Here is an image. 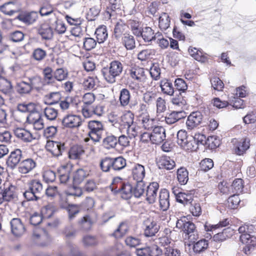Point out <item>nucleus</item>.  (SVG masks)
<instances>
[{"mask_svg": "<svg viewBox=\"0 0 256 256\" xmlns=\"http://www.w3.org/2000/svg\"><path fill=\"white\" fill-rule=\"evenodd\" d=\"M176 227L184 232L185 238H188L190 242L194 243L198 238L199 234L195 224L188 220L186 217L177 220Z\"/></svg>", "mask_w": 256, "mask_h": 256, "instance_id": "f257e3e1", "label": "nucleus"}, {"mask_svg": "<svg viewBox=\"0 0 256 256\" xmlns=\"http://www.w3.org/2000/svg\"><path fill=\"white\" fill-rule=\"evenodd\" d=\"M123 68V64L120 62L114 60L110 62L109 66L103 68L101 72L108 83L114 84L116 82V78L122 74Z\"/></svg>", "mask_w": 256, "mask_h": 256, "instance_id": "f03ea898", "label": "nucleus"}, {"mask_svg": "<svg viewBox=\"0 0 256 256\" xmlns=\"http://www.w3.org/2000/svg\"><path fill=\"white\" fill-rule=\"evenodd\" d=\"M28 189L24 193V196L28 200H38L40 198L44 190L41 181L37 179L32 180L28 182Z\"/></svg>", "mask_w": 256, "mask_h": 256, "instance_id": "7ed1b4c3", "label": "nucleus"}, {"mask_svg": "<svg viewBox=\"0 0 256 256\" xmlns=\"http://www.w3.org/2000/svg\"><path fill=\"white\" fill-rule=\"evenodd\" d=\"M177 143L184 150L187 151L196 150V143L192 136L188 135L184 130H180L177 134Z\"/></svg>", "mask_w": 256, "mask_h": 256, "instance_id": "20e7f679", "label": "nucleus"}, {"mask_svg": "<svg viewBox=\"0 0 256 256\" xmlns=\"http://www.w3.org/2000/svg\"><path fill=\"white\" fill-rule=\"evenodd\" d=\"M88 128L90 130L88 136L94 142H98L102 138L104 131V125L98 120H90L88 122Z\"/></svg>", "mask_w": 256, "mask_h": 256, "instance_id": "39448f33", "label": "nucleus"}, {"mask_svg": "<svg viewBox=\"0 0 256 256\" xmlns=\"http://www.w3.org/2000/svg\"><path fill=\"white\" fill-rule=\"evenodd\" d=\"M252 226L244 225L238 228V232L240 234V240L243 244H249L251 245L256 244V237L252 236L250 230H252Z\"/></svg>", "mask_w": 256, "mask_h": 256, "instance_id": "423d86ee", "label": "nucleus"}, {"mask_svg": "<svg viewBox=\"0 0 256 256\" xmlns=\"http://www.w3.org/2000/svg\"><path fill=\"white\" fill-rule=\"evenodd\" d=\"M82 124L80 116L73 114L66 115L62 120L63 126L68 128H76L80 126Z\"/></svg>", "mask_w": 256, "mask_h": 256, "instance_id": "0eeeda50", "label": "nucleus"}, {"mask_svg": "<svg viewBox=\"0 0 256 256\" xmlns=\"http://www.w3.org/2000/svg\"><path fill=\"white\" fill-rule=\"evenodd\" d=\"M144 68L139 66H134L129 70V74L130 78L140 82L144 83L147 80Z\"/></svg>", "mask_w": 256, "mask_h": 256, "instance_id": "6e6552de", "label": "nucleus"}, {"mask_svg": "<svg viewBox=\"0 0 256 256\" xmlns=\"http://www.w3.org/2000/svg\"><path fill=\"white\" fill-rule=\"evenodd\" d=\"M203 116L200 112H192L188 117L186 126L188 130H192L200 125L202 120Z\"/></svg>", "mask_w": 256, "mask_h": 256, "instance_id": "1a4fd4ad", "label": "nucleus"}, {"mask_svg": "<svg viewBox=\"0 0 256 256\" xmlns=\"http://www.w3.org/2000/svg\"><path fill=\"white\" fill-rule=\"evenodd\" d=\"M64 148V144L59 142L48 141L46 145V150L56 157L62 155Z\"/></svg>", "mask_w": 256, "mask_h": 256, "instance_id": "9d476101", "label": "nucleus"}, {"mask_svg": "<svg viewBox=\"0 0 256 256\" xmlns=\"http://www.w3.org/2000/svg\"><path fill=\"white\" fill-rule=\"evenodd\" d=\"M26 120L28 123L32 125L36 130H40L44 128V120L41 114L38 112L29 114L27 116Z\"/></svg>", "mask_w": 256, "mask_h": 256, "instance_id": "9b49d317", "label": "nucleus"}, {"mask_svg": "<svg viewBox=\"0 0 256 256\" xmlns=\"http://www.w3.org/2000/svg\"><path fill=\"white\" fill-rule=\"evenodd\" d=\"M144 235L148 237L154 236L160 229V226L157 222L150 218H148L144 222Z\"/></svg>", "mask_w": 256, "mask_h": 256, "instance_id": "f8f14e48", "label": "nucleus"}, {"mask_svg": "<svg viewBox=\"0 0 256 256\" xmlns=\"http://www.w3.org/2000/svg\"><path fill=\"white\" fill-rule=\"evenodd\" d=\"M133 186L130 183L120 184L116 188H112L114 193H120L124 199H128L132 195Z\"/></svg>", "mask_w": 256, "mask_h": 256, "instance_id": "ddd939ff", "label": "nucleus"}, {"mask_svg": "<svg viewBox=\"0 0 256 256\" xmlns=\"http://www.w3.org/2000/svg\"><path fill=\"white\" fill-rule=\"evenodd\" d=\"M10 224L12 233L15 236H20L25 232V226L20 218H12Z\"/></svg>", "mask_w": 256, "mask_h": 256, "instance_id": "4468645a", "label": "nucleus"}, {"mask_svg": "<svg viewBox=\"0 0 256 256\" xmlns=\"http://www.w3.org/2000/svg\"><path fill=\"white\" fill-rule=\"evenodd\" d=\"M158 188L159 184L157 182H152L147 186L146 194L148 203L153 204L156 202Z\"/></svg>", "mask_w": 256, "mask_h": 256, "instance_id": "2eb2a0df", "label": "nucleus"}, {"mask_svg": "<svg viewBox=\"0 0 256 256\" xmlns=\"http://www.w3.org/2000/svg\"><path fill=\"white\" fill-rule=\"evenodd\" d=\"M166 138L165 129L160 126H155L151 133V142L153 144H159Z\"/></svg>", "mask_w": 256, "mask_h": 256, "instance_id": "dca6fc26", "label": "nucleus"}, {"mask_svg": "<svg viewBox=\"0 0 256 256\" xmlns=\"http://www.w3.org/2000/svg\"><path fill=\"white\" fill-rule=\"evenodd\" d=\"M131 176L136 182L143 181L146 175L145 168L144 166L134 164L131 169Z\"/></svg>", "mask_w": 256, "mask_h": 256, "instance_id": "f3484780", "label": "nucleus"}, {"mask_svg": "<svg viewBox=\"0 0 256 256\" xmlns=\"http://www.w3.org/2000/svg\"><path fill=\"white\" fill-rule=\"evenodd\" d=\"M156 164L160 169L170 170L176 166L174 161L170 156H162L157 160Z\"/></svg>", "mask_w": 256, "mask_h": 256, "instance_id": "a211bd4d", "label": "nucleus"}, {"mask_svg": "<svg viewBox=\"0 0 256 256\" xmlns=\"http://www.w3.org/2000/svg\"><path fill=\"white\" fill-rule=\"evenodd\" d=\"M6 202H10L16 198V187L9 182L4 184V188L1 190Z\"/></svg>", "mask_w": 256, "mask_h": 256, "instance_id": "6ab92c4d", "label": "nucleus"}, {"mask_svg": "<svg viewBox=\"0 0 256 256\" xmlns=\"http://www.w3.org/2000/svg\"><path fill=\"white\" fill-rule=\"evenodd\" d=\"M186 116L184 110L173 111L167 114L165 116L166 122L168 124H172Z\"/></svg>", "mask_w": 256, "mask_h": 256, "instance_id": "aec40b11", "label": "nucleus"}, {"mask_svg": "<svg viewBox=\"0 0 256 256\" xmlns=\"http://www.w3.org/2000/svg\"><path fill=\"white\" fill-rule=\"evenodd\" d=\"M22 152L20 149H16L11 152L6 161L8 166L11 168H15L20 162L22 158Z\"/></svg>", "mask_w": 256, "mask_h": 256, "instance_id": "412c9836", "label": "nucleus"}, {"mask_svg": "<svg viewBox=\"0 0 256 256\" xmlns=\"http://www.w3.org/2000/svg\"><path fill=\"white\" fill-rule=\"evenodd\" d=\"M104 106L100 104L95 106H92L90 107L89 108L85 110V111L82 112V114L84 117L86 118L92 117L94 115L100 116L104 112Z\"/></svg>", "mask_w": 256, "mask_h": 256, "instance_id": "4be33fe9", "label": "nucleus"}, {"mask_svg": "<svg viewBox=\"0 0 256 256\" xmlns=\"http://www.w3.org/2000/svg\"><path fill=\"white\" fill-rule=\"evenodd\" d=\"M134 114L130 110L126 112L120 117V129H126L134 124Z\"/></svg>", "mask_w": 256, "mask_h": 256, "instance_id": "5701e85b", "label": "nucleus"}, {"mask_svg": "<svg viewBox=\"0 0 256 256\" xmlns=\"http://www.w3.org/2000/svg\"><path fill=\"white\" fill-rule=\"evenodd\" d=\"M158 202L160 208L164 211L166 210L170 206L169 192L166 189H162L160 192Z\"/></svg>", "mask_w": 256, "mask_h": 256, "instance_id": "b1692460", "label": "nucleus"}, {"mask_svg": "<svg viewBox=\"0 0 256 256\" xmlns=\"http://www.w3.org/2000/svg\"><path fill=\"white\" fill-rule=\"evenodd\" d=\"M38 14L34 12L22 13L19 14L17 17L18 20L28 25L33 24L36 22Z\"/></svg>", "mask_w": 256, "mask_h": 256, "instance_id": "393cba45", "label": "nucleus"}, {"mask_svg": "<svg viewBox=\"0 0 256 256\" xmlns=\"http://www.w3.org/2000/svg\"><path fill=\"white\" fill-rule=\"evenodd\" d=\"M14 134L18 138L25 142H30L34 139L32 134L29 131L24 128H16L14 130Z\"/></svg>", "mask_w": 256, "mask_h": 256, "instance_id": "a878e982", "label": "nucleus"}, {"mask_svg": "<svg viewBox=\"0 0 256 256\" xmlns=\"http://www.w3.org/2000/svg\"><path fill=\"white\" fill-rule=\"evenodd\" d=\"M96 98V97L94 94L90 92L86 93L83 95L82 100V113L92 106V104L94 102Z\"/></svg>", "mask_w": 256, "mask_h": 256, "instance_id": "bb28decb", "label": "nucleus"}, {"mask_svg": "<svg viewBox=\"0 0 256 256\" xmlns=\"http://www.w3.org/2000/svg\"><path fill=\"white\" fill-rule=\"evenodd\" d=\"M36 166V162L32 158H28L23 160L20 164L18 171L24 174H27L33 170Z\"/></svg>", "mask_w": 256, "mask_h": 256, "instance_id": "cd10ccee", "label": "nucleus"}, {"mask_svg": "<svg viewBox=\"0 0 256 256\" xmlns=\"http://www.w3.org/2000/svg\"><path fill=\"white\" fill-rule=\"evenodd\" d=\"M71 170L70 165L66 164L62 166L59 170L60 172V180L62 184H66L70 180V174Z\"/></svg>", "mask_w": 256, "mask_h": 256, "instance_id": "c85d7f7f", "label": "nucleus"}, {"mask_svg": "<svg viewBox=\"0 0 256 256\" xmlns=\"http://www.w3.org/2000/svg\"><path fill=\"white\" fill-rule=\"evenodd\" d=\"M161 90L164 94L172 96L174 93L172 84L167 79L162 80L160 82Z\"/></svg>", "mask_w": 256, "mask_h": 256, "instance_id": "c756f323", "label": "nucleus"}, {"mask_svg": "<svg viewBox=\"0 0 256 256\" xmlns=\"http://www.w3.org/2000/svg\"><path fill=\"white\" fill-rule=\"evenodd\" d=\"M140 34L138 38H142L145 42H150L154 38V31L149 26L142 28Z\"/></svg>", "mask_w": 256, "mask_h": 256, "instance_id": "7c9ffc66", "label": "nucleus"}, {"mask_svg": "<svg viewBox=\"0 0 256 256\" xmlns=\"http://www.w3.org/2000/svg\"><path fill=\"white\" fill-rule=\"evenodd\" d=\"M250 140L246 138L238 142L236 146L235 152L238 155L243 154L250 147Z\"/></svg>", "mask_w": 256, "mask_h": 256, "instance_id": "2f4dec72", "label": "nucleus"}, {"mask_svg": "<svg viewBox=\"0 0 256 256\" xmlns=\"http://www.w3.org/2000/svg\"><path fill=\"white\" fill-rule=\"evenodd\" d=\"M130 94L126 88H122L120 94L119 100L120 104L122 107L128 106L130 102Z\"/></svg>", "mask_w": 256, "mask_h": 256, "instance_id": "473e14b6", "label": "nucleus"}, {"mask_svg": "<svg viewBox=\"0 0 256 256\" xmlns=\"http://www.w3.org/2000/svg\"><path fill=\"white\" fill-rule=\"evenodd\" d=\"M38 34L44 40H50L53 36L52 28L48 24H42L38 30Z\"/></svg>", "mask_w": 256, "mask_h": 256, "instance_id": "72a5a7b5", "label": "nucleus"}, {"mask_svg": "<svg viewBox=\"0 0 256 256\" xmlns=\"http://www.w3.org/2000/svg\"><path fill=\"white\" fill-rule=\"evenodd\" d=\"M117 144L118 139L116 137L112 134L108 135L102 140V144L107 149L114 148Z\"/></svg>", "mask_w": 256, "mask_h": 256, "instance_id": "f704fd0d", "label": "nucleus"}, {"mask_svg": "<svg viewBox=\"0 0 256 256\" xmlns=\"http://www.w3.org/2000/svg\"><path fill=\"white\" fill-rule=\"evenodd\" d=\"M162 254L164 256H180V250L176 248L174 242L164 249H162Z\"/></svg>", "mask_w": 256, "mask_h": 256, "instance_id": "c9c22d12", "label": "nucleus"}, {"mask_svg": "<svg viewBox=\"0 0 256 256\" xmlns=\"http://www.w3.org/2000/svg\"><path fill=\"white\" fill-rule=\"evenodd\" d=\"M122 43L128 50H132L135 48V40L130 34H124L122 38Z\"/></svg>", "mask_w": 256, "mask_h": 256, "instance_id": "e433bc0d", "label": "nucleus"}, {"mask_svg": "<svg viewBox=\"0 0 256 256\" xmlns=\"http://www.w3.org/2000/svg\"><path fill=\"white\" fill-rule=\"evenodd\" d=\"M95 34L98 43L104 42L108 38V32L106 26H102L96 28Z\"/></svg>", "mask_w": 256, "mask_h": 256, "instance_id": "4c0bfd02", "label": "nucleus"}, {"mask_svg": "<svg viewBox=\"0 0 256 256\" xmlns=\"http://www.w3.org/2000/svg\"><path fill=\"white\" fill-rule=\"evenodd\" d=\"M18 110L22 112H29V114L38 112L36 111V104L32 102L19 104L18 106Z\"/></svg>", "mask_w": 256, "mask_h": 256, "instance_id": "58836bf2", "label": "nucleus"}, {"mask_svg": "<svg viewBox=\"0 0 256 256\" xmlns=\"http://www.w3.org/2000/svg\"><path fill=\"white\" fill-rule=\"evenodd\" d=\"M170 20L169 16L163 12L159 17L158 26L162 30H166L170 26Z\"/></svg>", "mask_w": 256, "mask_h": 256, "instance_id": "ea45409f", "label": "nucleus"}, {"mask_svg": "<svg viewBox=\"0 0 256 256\" xmlns=\"http://www.w3.org/2000/svg\"><path fill=\"white\" fill-rule=\"evenodd\" d=\"M0 10L4 14L9 16H12L17 12L16 5L12 2L5 3L1 6Z\"/></svg>", "mask_w": 256, "mask_h": 256, "instance_id": "a19ab883", "label": "nucleus"}, {"mask_svg": "<svg viewBox=\"0 0 256 256\" xmlns=\"http://www.w3.org/2000/svg\"><path fill=\"white\" fill-rule=\"evenodd\" d=\"M84 153V150L82 146L78 145L74 146L69 151V158L73 160L79 158Z\"/></svg>", "mask_w": 256, "mask_h": 256, "instance_id": "79ce46f5", "label": "nucleus"}, {"mask_svg": "<svg viewBox=\"0 0 256 256\" xmlns=\"http://www.w3.org/2000/svg\"><path fill=\"white\" fill-rule=\"evenodd\" d=\"M176 201L184 205L191 204L193 201V196L190 193L182 192L177 196Z\"/></svg>", "mask_w": 256, "mask_h": 256, "instance_id": "37998d69", "label": "nucleus"}, {"mask_svg": "<svg viewBox=\"0 0 256 256\" xmlns=\"http://www.w3.org/2000/svg\"><path fill=\"white\" fill-rule=\"evenodd\" d=\"M188 173L187 170L184 168H180L177 171V178L181 185L186 184L188 180Z\"/></svg>", "mask_w": 256, "mask_h": 256, "instance_id": "c03bdc74", "label": "nucleus"}, {"mask_svg": "<svg viewBox=\"0 0 256 256\" xmlns=\"http://www.w3.org/2000/svg\"><path fill=\"white\" fill-rule=\"evenodd\" d=\"M89 175V172L84 169L78 170L74 174V181L76 184L81 183Z\"/></svg>", "mask_w": 256, "mask_h": 256, "instance_id": "a18cd8bd", "label": "nucleus"}, {"mask_svg": "<svg viewBox=\"0 0 256 256\" xmlns=\"http://www.w3.org/2000/svg\"><path fill=\"white\" fill-rule=\"evenodd\" d=\"M128 29V26L122 22H118L116 23L114 29V34L116 38H119L124 34H126V31Z\"/></svg>", "mask_w": 256, "mask_h": 256, "instance_id": "49530a36", "label": "nucleus"}, {"mask_svg": "<svg viewBox=\"0 0 256 256\" xmlns=\"http://www.w3.org/2000/svg\"><path fill=\"white\" fill-rule=\"evenodd\" d=\"M44 114L47 120L52 121L57 118L58 110L52 107L48 106L44 109Z\"/></svg>", "mask_w": 256, "mask_h": 256, "instance_id": "de8ad7c7", "label": "nucleus"}, {"mask_svg": "<svg viewBox=\"0 0 256 256\" xmlns=\"http://www.w3.org/2000/svg\"><path fill=\"white\" fill-rule=\"evenodd\" d=\"M208 247V241L205 239H202L194 243L193 246V250L194 252L200 254L206 250Z\"/></svg>", "mask_w": 256, "mask_h": 256, "instance_id": "09e8293b", "label": "nucleus"}, {"mask_svg": "<svg viewBox=\"0 0 256 256\" xmlns=\"http://www.w3.org/2000/svg\"><path fill=\"white\" fill-rule=\"evenodd\" d=\"M244 188L242 180L241 178L235 179L231 186L232 192L235 193V194H238L242 192Z\"/></svg>", "mask_w": 256, "mask_h": 256, "instance_id": "8fccbe9b", "label": "nucleus"}, {"mask_svg": "<svg viewBox=\"0 0 256 256\" xmlns=\"http://www.w3.org/2000/svg\"><path fill=\"white\" fill-rule=\"evenodd\" d=\"M156 240V243L162 248V249H164L166 246H169L174 243L172 238L166 235L158 238Z\"/></svg>", "mask_w": 256, "mask_h": 256, "instance_id": "3c124183", "label": "nucleus"}, {"mask_svg": "<svg viewBox=\"0 0 256 256\" xmlns=\"http://www.w3.org/2000/svg\"><path fill=\"white\" fill-rule=\"evenodd\" d=\"M94 222V219L90 215L88 214L82 218L80 224L84 230H88Z\"/></svg>", "mask_w": 256, "mask_h": 256, "instance_id": "603ef678", "label": "nucleus"}, {"mask_svg": "<svg viewBox=\"0 0 256 256\" xmlns=\"http://www.w3.org/2000/svg\"><path fill=\"white\" fill-rule=\"evenodd\" d=\"M16 88L17 92L20 94H28L32 90L28 82L24 81L18 83Z\"/></svg>", "mask_w": 256, "mask_h": 256, "instance_id": "864d4df0", "label": "nucleus"}, {"mask_svg": "<svg viewBox=\"0 0 256 256\" xmlns=\"http://www.w3.org/2000/svg\"><path fill=\"white\" fill-rule=\"evenodd\" d=\"M229 224V220L228 219H225L216 224H211L208 222H206L204 226V230L206 232L212 231L213 230H216L220 228L226 226Z\"/></svg>", "mask_w": 256, "mask_h": 256, "instance_id": "5fc2aeb1", "label": "nucleus"}, {"mask_svg": "<svg viewBox=\"0 0 256 256\" xmlns=\"http://www.w3.org/2000/svg\"><path fill=\"white\" fill-rule=\"evenodd\" d=\"M126 165V160L122 156L115 158H112V170H120L124 168Z\"/></svg>", "mask_w": 256, "mask_h": 256, "instance_id": "6e6d98bb", "label": "nucleus"}, {"mask_svg": "<svg viewBox=\"0 0 256 256\" xmlns=\"http://www.w3.org/2000/svg\"><path fill=\"white\" fill-rule=\"evenodd\" d=\"M136 182V184L134 188H133L132 194L136 198H140L144 193L145 184L143 181Z\"/></svg>", "mask_w": 256, "mask_h": 256, "instance_id": "4d7b16f0", "label": "nucleus"}, {"mask_svg": "<svg viewBox=\"0 0 256 256\" xmlns=\"http://www.w3.org/2000/svg\"><path fill=\"white\" fill-rule=\"evenodd\" d=\"M28 82L32 89L35 88L38 90L42 86V78L38 76H36L28 78Z\"/></svg>", "mask_w": 256, "mask_h": 256, "instance_id": "13d9d810", "label": "nucleus"}, {"mask_svg": "<svg viewBox=\"0 0 256 256\" xmlns=\"http://www.w3.org/2000/svg\"><path fill=\"white\" fill-rule=\"evenodd\" d=\"M44 82L47 84H51L54 82V78L52 69L50 67H46L43 70Z\"/></svg>", "mask_w": 256, "mask_h": 256, "instance_id": "bf43d9fd", "label": "nucleus"}, {"mask_svg": "<svg viewBox=\"0 0 256 256\" xmlns=\"http://www.w3.org/2000/svg\"><path fill=\"white\" fill-rule=\"evenodd\" d=\"M0 90L4 94H8L12 90L10 82L2 77H0Z\"/></svg>", "mask_w": 256, "mask_h": 256, "instance_id": "052dcab7", "label": "nucleus"}, {"mask_svg": "<svg viewBox=\"0 0 256 256\" xmlns=\"http://www.w3.org/2000/svg\"><path fill=\"white\" fill-rule=\"evenodd\" d=\"M128 227L126 223L122 222L114 232L113 235L116 238H120L123 236L127 232Z\"/></svg>", "mask_w": 256, "mask_h": 256, "instance_id": "680f3d73", "label": "nucleus"}, {"mask_svg": "<svg viewBox=\"0 0 256 256\" xmlns=\"http://www.w3.org/2000/svg\"><path fill=\"white\" fill-rule=\"evenodd\" d=\"M101 169L104 172H107L112 169V158H105L102 159L100 164Z\"/></svg>", "mask_w": 256, "mask_h": 256, "instance_id": "e2e57ef3", "label": "nucleus"}, {"mask_svg": "<svg viewBox=\"0 0 256 256\" xmlns=\"http://www.w3.org/2000/svg\"><path fill=\"white\" fill-rule=\"evenodd\" d=\"M129 24L130 25L133 34L136 37H139L141 34V30H142L139 22L136 20H131L130 21Z\"/></svg>", "mask_w": 256, "mask_h": 256, "instance_id": "0e129e2a", "label": "nucleus"}, {"mask_svg": "<svg viewBox=\"0 0 256 256\" xmlns=\"http://www.w3.org/2000/svg\"><path fill=\"white\" fill-rule=\"evenodd\" d=\"M96 44V41L92 38H86L84 39L83 48L86 50H90L94 48Z\"/></svg>", "mask_w": 256, "mask_h": 256, "instance_id": "69168bd1", "label": "nucleus"}, {"mask_svg": "<svg viewBox=\"0 0 256 256\" xmlns=\"http://www.w3.org/2000/svg\"><path fill=\"white\" fill-rule=\"evenodd\" d=\"M54 213V208L51 205L48 204L42 208L41 213L40 214L43 218H48L52 216Z\"/></svg>", "mask_w": 256, "mask_h": 256, "instance_id": "338daca9", "label": "nucleus"}, {"mask_svg": "<svg viewBox=\"0 0 256 256\" xmlns=\"http://www.w3.org/2000/svg\"><path fill=\"white\" fill-rule=\"evenodd\" d=\"M240 198L238 194H234L228 200V206L232 209H235L240 202Z\"/></svg>", "mask_w": 256, "mask_h": 256, "instance_id": "774afa93", "label": "nucleus"}]
</instances>
